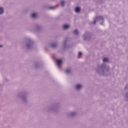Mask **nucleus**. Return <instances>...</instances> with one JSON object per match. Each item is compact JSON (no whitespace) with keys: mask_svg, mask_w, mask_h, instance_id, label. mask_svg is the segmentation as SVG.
Returning <instances> with one entry per match:
<instances>
[{"mask_svg":"<svg viewBox=\"0 0 128 128\" xmlns=\"http://www.w3.org/2000/svg\"><path fill=\"white\" fill-rule=\"evenodd\" d=\"M60 6H64V1L60 2Z\"/></svg>","mask_w":128,"mask_h":128,"instance_id":"9","label":"nucleus"},{"mask_svg":"<svg viewBox=\"0 0 128 128\" xmlns=\"http://www.w3.org/2000/svg\"><path fill=\"white\" fill-rule=\"evenodd\" d=\"M74 34H78V30H75L74 31Z\"/></svg>","mask_w":128,"mask_h":128,"instance_id":"10","label":"nucleus"},{"mask_svg":"<svg viewBox=\"0 0 128 128\" xmlns=\"http://www.w3.org/2000/svg\"><path fill=\"white\" fill-rule=\"evenodd\" d=\"M69 28L68 25V24H64V25L63 26V28H64V30H66V28Z\"/></svg>","mask_w":128,"mask_h":128,"instance_id":"3","label":"nucleus"},{"mask_svg":"<svg viewBox=\"0 0 128 128\" xmlns=\"http://www.w3.org/2000/svg\"><path fill=\"white\" fill-rule=\"evenodd\" d=\"M82 54V52H78V56H80Z\"/></svg>","mask_w":128,"mask_h":128,"instance_id":"11","label":"nucleus"},{"mask_svg":"<svg viewBox=\"0 0 128 128\" xmlns=\"http://www.w3.org/2000/svg\"><path fill=\"white\" fill-rule=\"evenodd\" d=\"M2 45H0V48H2Z\"/></svg>","mask_w":128,"mask_h":128,"instance_id":"14","label":"nucleus"},{"mask_svg":"<svg viewBox=\"0 0 128 128\" xmlns=\"http://www.w3.org/2000/svg\"><path fill=\"white\" fill-rule=\"evenodd\" d=\"M49 8L52 9V8H53L52 7H50Z\"/></svg>","mask_w":128,"mask_h":128,"instance_id":"13","label":"nucleus"},{"mask_svg":"<svg viewBox=\"0 0 128 128\" xmlns=\"http://www.w3.org/2000/svg\"><path fill=\"white\" fill-rule=\"evenodd\" d=\"M80 8L79 7H76L75 8L76 12H80Z\"/></svg>","mask_w":128,"mask_h":128,"instance_id":"5","label":"nucleus"},{"mask_svg":"<svg viewBox=\"0 0 128 128\" xmlns=\"http://www.w3.org/2000/svg\"><path fill=\"white\" fill-rule=\"evenodd\" d=\"M56 46V44H52V48H54Z\"/></svg>","mask_w":128,"mask_h":128,"instance_id":"12","label":"nucleus"},{"mask_svg":"<svg viewBox=\"0 0 128 128\" xmlns=\"http://www.w3.org/2000/svg\"><path fill=\"white\" fill-rule=\"evenodd\" d=\"M65 72H66V74H70V69H67L65 70Z\"/></svg>","mask_w":128,"mask_h":128,"instance_id":"7","label":"nucleus"},{"mask_svg":"<svg viewBox=\"0 0 128 128\" xmlns=\"http://www.w3.org/2000/svg\"><path fill=\"white\" fill-rule=\"evenodd\" d=\"M82 88V85L78 84L76 85V90H80Z\"/></svg>","mask_w":128,"mask_h":128,"instance_id":"4","label":"nucleus"},{"mask_svg":"<svg viewBox=\"0 0 128 128\" xmlns=\"http://www.w3.org/2000/svg\"><path fill=\"white\" fill-rule=\"evenodd\" d=\"M36 16H37L36 13H32V14H31V16H32V18H36Z\"/></svg>","mask_w":128,"mask_h":128,"instance_id":"2","label":"nucleus"},{"mask_svg":"<svg viewBox=\"0 0 128 128\" xmlns=\"http://www.w3.org/2000/svg\"><path fill=\"white\" fill-rule=\"evenodd\" d=\"M103 62H108V58H103Z\"/></svg>","mask_w":128,"mask_h":128,"instance_id":"6","label":"nucleus"},{"mask_svg":"<svg viewBox=\"0 0 128 128\" xmlns=\"http://www.w3.org/2000/svg\"><path fill=\"white\" fill-rule=\"evenodd\" d=\"M62 60H56V64L57 65H58V66L62 64Z\"/></svg>","mask_w":128,"mask_h":128,"instance_id":"1","label":"nucleus"},{"mask_svg":"<svg viewBox=\"0 0 128 128\" xmlns=\"http://www.w3.org/2000/svg\"><path fill=\"white\" fill-rule=\"evenodd\" d=\"M4 12V9L2 8H0V14H2Z\"/></svg>","mask_w":128,"mask_h":128,"instance_id":"8","label":"nucleus"},{"mask_svg":"<svg viewBox=\"0 0 128 128\" xmlns=\"http://www.w3.org/2000/svg\"><path fill=\"white\" fill-rule=\"evenodd\" d=\"M94 24H96V22H94Z\"/></svg>","mask_w":128,"mask_h":128,"instance_id":"15","label":"nucleus"}]
</instances>
